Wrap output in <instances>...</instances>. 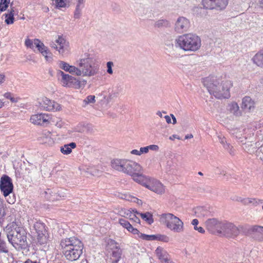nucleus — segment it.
<instances>
[{"label":"nucleus","mask_w":263,"mask_h":263,"mask_svg":"<svg viewBox=\"0 0 263 263\" xmlns=\"http://www.w3.org/2000/svg\"><path fill=\"white\" fill-rule=\"evenodd\" d=\"M111 167L118 171L131 176L133 180L139 183L141 180L140 177L142 175V167L138 163L128 159H116L111 162Z\"/></svg>","instance_id":"f03ea898"},{"label":"nucleus","mask_w":263,"mask_h":263,"mask_svg":"<svg viewBox=\"0 0 263 263\" xmlns=\"http://www.w3.org/2000/svg\"><path fill=\"white\" fill-rule=\"evenodd\" d=\"M176 46L186 52H196L201 46L200 37L194 33H186L175 40Z\"/></svg>","instance_id":"39448f33"},{"label":"nucleus","mask_w":263,"mask_h":263,"mask_svg":"<svg viewBox=\"0 0 263 263\" xmlns=\"http://www.w3.org/2000/svg\"><path fill=\"white\" fill-rule=\"evenodd\" d=\"M148 150H152L153 151H158L159 150V146L157 145H150L147 146Z\"/></svg>","instance_id":"3c124183"},{"label":"nucleus","mask_w":263,"mask_h":263,"mask_svg":"<svg viewBox=\"0 0 263 263\" xmlns=\"http://www.w3.org/2000/svg\"><path fill=\"white\" fill-rule=\"evenodd\" d=\"M0 189L5 197L8 196L13 190L11 179L7 175H3L0 181Z\"/></svg>","instance_id":"4468645a"},{"label":"nucleus","mask_w":263,"mask_h":263,"mask_svg":"<svg viewBox=\"0 0 263 263\" xmlns=\"http://www.w3.org/2000/svg\"><path fill=\"white\" fill-rule=\"evenodd\" d=\"M77 62L81 70V76L91 77L98 73L99 65L93 55L85 53Z\"/></svg>","instance_id":"423d86ee"},{"label":"nucleus","mask_w":263,"mask_h":263,"mask_svg":"<svg viewBox=\"0 0 263 263\" xmlns=\"http://www.w3.org/2000/svg\"><path fill=\"white\" fill-rule=\"evenodd\" d=\"M227 109L231 114L236 117H240L242 115V112L240 110L238 104L235 102L229 103Z\"/></svg>","instance_id":"412c9836"},{"label":"nucleus","mask_w":263,"mask_h":263,"mask_svg":"<svg viewBox=\"0 0 263 263\" xmlns=\"http://www.w3.org/2000/svg\"><path fill=\"white\" fill-rule=\"evenodd\" d=\"M226 149L229 152V153H230V155H234V154H235L234 150L232 146L230 145V147L228 148V149Z\"/></svg>","instance_id":"5fc2aeb1"},{"label":"nucleus","mask_w":263,"mask_h":263,"mask_svg":"<svg viewBox=\"0 0 263 263\" xmlns=\"http://www.w3.org/2000/svg\"><path fill=\"white\" fill-rule=\"evenodd\" d=\"M174 139H180V138L178 136H177V135H172V136H171L170 137V140H173Z\"/></svg>","instance_id":"0e129e2a"},{"label":"nucleus","mask_w":263,"mask_h":263,"mask_svg":"<svg viewBox=\"0 0 263 263\" xmlns=\"http://www.w3.org/2000/svg\"><path fill=\"white\" fill-rule=\"evenodd\" d=\"M50 45L63 56H67L70 53L69 42L61 36H58V39L54 42H52Z\"/></svg>","instance_id":"9b49d317"},{"label":"nucleus","mask_w":263,"mask_h":263,"mask_svg":"<svg viewBox=\"0 0 263 263\" xmlns=\"http://www.w3.org/2000/svg\"><path fill=\"white\" fill-rule=\"evenodd\" d=\"M8 241L17 250L26 249L28 247L27 232L25 229L16 223H12L8 229Z\"/></svg>","instance_id":"20e7f679"},{"label":"nucleus","mask_w":263,"mask_h":263,"mask_svg":"<svg viewBox=\"0 0 263 263\" xmlns=\"http://www.w3.org/2000/svg\"><path fill=\"white\" fill-rule=\"evenodd\" d=\"M229 0H202L204 8L211 10L221 11L224 10L228 5Z\"/></svg>","instance_id":"f8f14e48"},{"label":"nucleus","mask_w":263,"mask_h":263,"mask_svg":"<svg viewBox=\"0 0 263 263\" xmlns=\"http://www.w3.org/2000/svg\"><path fill=\"white\" fill-rule=\"evenodd\" d=\"M239 233V229L233 223L222 221L219 235L232 238L237 236Z\"/></svg>","instance_id":"ddd939ff"},{"label":"nucleus","mask_w":263,"mask_h":263,"mask_svg":"<svg viewBox=\"0 0 263 263\" xmlns=\"http://www.w3.org/2000/svg\"><path fill=\"white\" fill-rule=\"evenodd\" d=\"M15 200L14 197H13L12 198H10V199H7V201L10 204L14 203Z\"/></svg>","instance_id":"052dcab7"},{"label":"nucleus","mask_w":263,"mask_h":263,"mask_svg":"<svg viewBox=\"0 0 263 263\" xmlns=\"http://www.w3.org/2000/svg\"><path fill=\"white\" fill-rule=\"evenodd\" d=\"M156 240L167 242L170 240V238L165 235L157 234L156 235Z\"/></svg>","instance_id":"37998d69"},{"label":"nucleus","mask_w":263,"mask_h":263,"mask_svg":"<svg viewBox=\"0 0 263 263\" xmlns=\"http://www.w3.org/2000/svg\"><path fill=\"white\" fill-rule=\"evenodd\" d=\"M192 224L196 227L198 224V220L197 219H194L192 221Z\"/></svg>","instance_id":"e2e57ef3"},{"label":"nucleus","mask_w":263,"mask_h":263,"mask_svg":"<svg viewBox=\"0 0 263 263\" xmlns=\"http://www.w3.org/2000/svg\"><path fill=\"white\" fill-rule=\"evenodd\" d=\"M155 253L161 263L164 261L165 262L170 258V256L166 250L161 247H157L155 250Z\"/></svg>","instance_id":"aec40b11"},{"label":"nucleus","mask_w":263,"mask_h":263,"mask_svg":"<svg viewBox=\"0 0 263 263\" xmlns=\"http://www.w3.org/2000/svg\"><path fill=\"white\" fill-rule=\"evenodd\" d=\"M194 229L195 230L198 231L200 233L203 234V233H204L205 232V231H204V229L202 227H198L197 226L196 227H194Z\"/></svg>","instance_id":"864d4df0"},{"label":"nucleus","mask_w":263,"mask_h":263,"mask_svg":"<svg viewBox=\"0 0 263 263\" xmlns=\"http://www.w3.org/2000/svg\"><path fill=\"white\" fill-rule=\"evenodd\" d=\"M148 151L149 150H148V148L147 147V146L141 147L140 148V152L141 153V155L143 153H145V154L147 153Z\"/></svg>","instance_id":"603ef678"},{"label":"nucleus","mask_w":263,"mask_h":263,"mask_svg":"<svg viewBox=\"0 0 263 263\" xmlns=\"http://www.w3.org/2000/svg\"><path fill=\"white\" fill-rule=\"evenodd\" d=\"M61 152L64 155H68L71 153L72 150L68 144H65L61 147Z\"/></svg>","instance_id":"79ce46f5"},{"label":"nucleus","mask_w":263,"mask_h":263,"mask_svg":"<svg viewBox=\"0 0 263 263\" xmlns=\"http://www.w3.org/2000/svg\"><path fill=\"white\" fill-rule=\"evenodd\" d=\"M15 13V8L12 7V4L10 5V9L8 10V12L3 14V16H5V22L7 25L12 24L14 23V14Z\"/></svg>","instance_id":"4be33fe9"},{"label":"nucleus","mask_w":263,"mask_h":263,"mask_svg":"<svg viewBox=\"0 0 263 263\" xmlns=\"http://www.w3.org/2000/svg\"><path fill=\"white\" fill-rule=\"evenodd\" d=\"M139 238L146 240H156V235H146L144 234H141L139 236Z\"/></svg>","instance_id":"58836bf2"},{"label":"nucleus","mask_w":263,"mask_h":263,"mask_svg":"<svg viewBox=\"0 0 263 263\" xmlns=\"http://www.w3.org/2000/svg\"><path fill=\"white\" fill-rule=\"evenodd\" d=\"M191 26L190 21L183 16L179 17L175 24L174 30L179 34L187 31Z\"/></svg>","instance_id":"dca6fc26"},{"label":"nucleus","mask_w":263,"mask_h":263,"mask_svg":"<svg viewBox=\"0 0 263 263\" xmlns=\"http://www.w3.org/2000/svg\"><path fill=\"white\" fill-rule=\"evenodd\" d=\"M4 97L8 99H10V98L12 97L11 93L10 92H6L4 94Z\"/></svg>","instance_id":"680f3d73"},{"label":"nucleus","mask_w":263,"mask_h":263,"mask_svg":"<svg viewBox=\"0 0 263 263\" xmlns=\"http://www.w3.org/2000/svg\"><path fill=\"white\" fill-rule=\"evenodd\" d=\"M222 221L216 218H209L205 221L206 230L211 234L219 235Z\"/></svg>","instance_id":"2eb2a0df"},{"label":"nucleus","mask_w":263,"mask_h":263,"mask_svg":"<svg viewBox=\"0 0 263 263\" xmlns=\"http://www.w3.org/2000/svg\"><path fill=\"white\" fill-rule=\"evenodd\" d=\"M164 118H165V119L166 120V122L168 124L171 123V118L170 116H169L168 115L165 116H164Z\"/></svg>","instance_id":"13d9d810"},{"label":"nucleus","mask_w":263,"mask_h":263,"mask_svg":"<svg viewBox=\"0 0 263 263\" xmlns=\"http://www.w3.org/2000/svg\"><path fill=\"white\" fill-rule=\"evenodd\" d=\"M59 80L62 86L75 89H79L86 84L85 81H81L68 74L65 73L61 70L58 71Z\"/></svg>","instance_id":"1a4fd4ad"},{"label":"nucleus","mask_w":263,"mask_h":263,"mask_svg":"<svg viewBox=\"0 0 263 263\" xmlns=\"http://www.w3.org/2000/svg\"><path fill=\"white\" fill-rule=\"evenodd\" d=\"M10 2V0H1L0 11L3 12L5 11L8 7Z\"/></svg>","instance_id":"e433bc0d"},{"label":"nucleus","mask_w":263,"mask_h":263,"mask_svg":"<svg viewBox=\"0 0 263 263\" xmlns=\"http://www.w3.org/2000/svg\"><path fill=\"white\" fill-rule=\"evenodd\" d=\"M119 222L123 228H126L128 231L132 226V224L128 221L122 218L119 219Z\"/></svg>","instance_id":"a19ab883"},{"label":"nucleus","mask_w":263,"mask_h":263,"mask_svg":"<svg viewBox=\"0 0 263 263\" xmlns=\"http://www.w3.org/2000/svg\"><path fill=\"white\" fill-rule=\"evenodd\" d=\"M121 251L120 248L117 247L116 250L112 251V255L110 258V259L112 260V263H118L121 257Z\"/></svg>","instance_id":"c85d7f7f"},{"label":"nucleus","mask_w":263,"mask_h":263,"mask_svg":"<svg viewBox=\"0 0 263 263\" xmlns=\"http://www.w3.org/2000/svg\"><path fill=\"white\" fill-rule=\"evenodd\" d=\"M85 1L86 0H78L76 7L83 8Z\"/></svg>","instance_id":"8fccbe9b"},{"label":"nucleus","mask_w":263,"mask_h":263,"mask_svg":"<svg viewBox=\"0 0 263 263\" xmlns=\"http://www.w3.org/2000/svg\"><path fill=\"white\" fill-rule=\"evenodd\" d=\"M195 212L197 214V216L199 218L207 216L209 214V212L208 211L201 207L197 208L196 209Z\"/></svg>","instance_id":"473e14b6"},{"label":"nucleus","mask_w":263,"mask_h":263,"mask_svg":"<svg viewBox=\"0 0 263 263\" xmlns=\"http://www.w3.org/2000/svg\"><path fill=\"white\" fill-rule=\"evenodd\" d=\"M32 233L35 235L37 244L44 245L50 240V237L45 223L40 221H36L30 228Z\"/></svg>","instance_id":"0eeeda50"},{"label":"nucleus","mask_w":263,"mask_h":263,"mask_svg":"<svg viewBox=\"0 0 263 263\" xmlns=\"http://www.w3.org/2000/svg\"><path fill=\"white\" fill-rule=\"evenodd\" d=\"M58 64L59 68L67 72L70 66L69 64L64 61H60L58 62Z\"/></svg>","instance_id":"ea45409f"},{"label":"nucleus","mask_w":263,"mask_h":263,"mask_svg":"<svg viewBox=\"0 0 263 263\" xmlns=\"http://www.w3.org/2000/svg\"><path fill=\"white\" fill-rule=\"evenodd\" d=\"M83 8L76 7L75 10L74 11L73 17L76 19L79 18L82 14V10Z\"/></svg>","instance_id":"c03bdc74"},{"label":"nucleus","mask_w":263,"mask_h":263,"mask_svg":"<svg viewBox=\"0 0 263 263\" xmlns=\"http://www.w3.org/2000/svg\"><path fill=\"white\" fill-rule=\"evenodd\" d=\"M252 60L258 66L263 67V49L258 52L254 56Z\"/></svg>","instance_id":"393cba45"},{"label":"nucleus","mask_w":263,"mask_h":263,"mask_svg":"<svg viewBox=\"0 0 263 263\" xmlns=\"http://www.w3.org/2000/svg\"><path fill=\"white\" fill-rule=\"evenodd\" d=\"M217 137L219 142L223 145V146L225 149H228V148L230 147V144L227 143L226 139L224 137L222 136L221 135H219Z\"/></svg>","instance_id":"c9c22d12"},{"label":"nucleus","mask_w":263,"mask_h":263,"mask_svg":"<svg viewBox=\"0 0 263 263\" xmlns=\"http://www.w3.org/2000/svg\"><path fill=\"white\" fill-rule=\"evenodd\" d=\"M133 212L128 210L127 212L125 213L126 215V217L129 218L132 221L136 222L137 223H140V219L136 216L137 212L136 210H133Z\"/></svg>","instance_id":"bb28decb"},{"label":"nucleus","mask_w":263,"mask_h":263,"mask_svg":"<svg viewBox=\"0 0 263 263\" xmlns=\"http://www.w3.org/2000/svg\"><path fill=\"white\" fill-rule=\"evenodd\" d=\"M141 179L138 183L146 187L149 190L158 194H162L165 192L164 186L158 180L145 176L140 177Z\"/></svg>","instance_id":"9d476101"},{"label":"nucleus","mask_w":263,"mask_h":263,"mask_svg":"<svg viewBox=\"0 0 263 263\" xmlns=\"http://www.w3.org/2000/svg\"><path fill=\"white\" fill-rule=\"evenodd\" d=\"M67 72H69L71 74H75L78 76H81V70L80 69V67L70 65Z\"/></svg>","instance_id":"f704fd0d"},{"label":"nucleus","mask_w":263,"mask_h":263,"mask_svg":"<svg viewBox=\"0 0 263 263\" xmlns=\"http://www.w3.org/2000/svg\"><path fill=\"white\" fill-rule=\"evenodd\" d=\"M204 86L210 94L217 99H228L230 97V89L232 87L231 81L217 79L214 77L206 78L203 81Z\"/></svg>","instance_id":"f257e3e1"},{"label":"nucleus","mask_w":263,"mask_h":263,"mask_svg":"<svg viewBox=\"0 0 263 263\" xmlns=\"http://www.w3.org/2000/svg\"><path fill=\"white\" fill-rule=\"evenodd\" d=\"M60 245L65 258L70 261L78 260L83 253V244L76 237L62 239Z\"/></svg>","instance_id":"7ed1b4c3"},{"label":"nucleus","mask_w":263,"mask_h":263,"mask_svg":"<svg viewBox=\"0 0 263 263\" xmlns=\"http://www.w3.org/2000/svg\"><path fill=\"white\" fill-rule=\"evenodd\" d=\"M262 203V200L260 199H256L255 198H245L244 201V205H249V204H252L253 205H257Z\"/></svg>","instance_id":"2f4dec72"},{"label":"nucleus","mask_w":263,"mask_h":263,"mask_svg":"<svg viewBox=\"0 0 263 263\" xmlns=\"http://www.w3.org/2000/svg\"><path fill=\"white\" fill-rule=\"evenodd\" d=\"M170 26V22L165 19L159 20L156 21L154 24V27L156 28H167Z\"/></svg>","instance_id":"cd10ccee"},{"label":"nucleus","mask_w":263,"mask_h":263,"mask_svg":"<svg viewBox=\"0 0 263 263\" xmlns=\"http://www.w3.org/2000/svg\"><path fill=\"white\" fill-rule=\"evenodd\" d=\"M136 213L137 215H140L141 218L147 221L149 224H151L154 222L153 216L150 213H140L138 212H136Z\"/></svg>","instance_id":"7c9ffc66"},{"label":"nucleus","mask_w":263,"mask_h":263,"mask_svg":"<svg viewBox=\"0 0 263 263\" xmlns=\"http://www.w3.org/2000/svg\"><path fill=\"white\" fill-rule=\"evenodd\" d=\"M250 231L254 237H257L258 239L263 238V227L255 225L250 228Z\"/></svg>","instance_id":"b1692460"},{"label":"nucleus","mask_w":263,"mask_h":263,"mask_svg":"<svg viewBox=\"0 0 263 263\" xmlns=\"http://www.w3.org/2000/svg\"><path fill=\"white\" fill-rule=\"evenodd\" d=\"M106 65H107V73H108L109 74H112L113 71L112 69V67L114 65L113 62H108L106 64Z\"/></svg>","instance_id":"de8ad7c7"},{"label":"nucleus","mask_w":263,"mask_h":263,"mask_svg":"<svg viewBox=\"0 0 263 263\" xmlns=\"http://www.w3.org/2000/svg\"><path fill=\"white\" fill-rule=\"evenodd\" d=\"M6 214L3 200L0 198V219H3L5 216Z\"/></svg>","instance_id":"4c0bfd02"},{"label":"nucleus","mask_w":263,"mask_h":263,"mask_svg":"<svg viewBox=\"0 0 263 263\" xmlns=\"http://www.w3.org/2000/svg\"><path fill=\"white\" fill-rule=\"evenodd\" d=\"M161 219L170 230L176 233H181L183 231V222L173 214H163L161 215Z\"/></svg>","instance_id":"6e6552de"},{"label":"nucleus","mask_w":263,"mask_h":263,"mask_svg":"<svg viewBox=\"0 0 263 263\" xmlns=\"http://www.w3.org/2000/svg\"><path fill=\"white\" fill-rule=\"evenodd\" d=\"M243 148L246 152L250 154L254 153L255 152H256L257 153H259V152L256 151V143H253L252 142L248 141L247 142H245L244 143Z\"/></svg>","instance_id":"a878e982"},{"label":"nucleus","mask_w":263,"mask_h":263,"mask_svg":"<svg viewBox=\"0 0 263 263\" xmlns=\"http://www.w3.org/2000/svg\"><path fill=\"white\" fill-rule=\"evenodd\" d=\"M126 197V199H128V201H130L134 202H137L138 204H142V201L141 200L138 199L136 197H135L132 196H128Z\"/></svg>","instance_id":"49530a36"},{"label":"nucleus","mask_w":263,"mask_h":263,"mask_svg":"<svg viewBox=\"0 0 263 263\" xmlns=\"http://www.w3.org/2000/svg\"><path fill=\"white\" fill-rule=\"evenodd\" d=\"M130 153L133 155H138V156L141 155L140 150L138 151L137 149H133L131 151Z\"/></svg>","instance_id":"4d7b16f0"},{"label":"nucleus","mask_w":263,"mask_h":263,"mask_svg":"<svg viewBox=\"0 0 263 263\" xmlns=\"http://www.w3.org/2000/svg\"><path fill=\"white\" fill-rule=\"evenodd\" d=\"M254 102L249 96L245 97L242 100L241 108L243 109L251 110L254 108Z\"/></svg>","instance_id":"5701e85b"},{"label":"nucleus","mask_w":263,"mask_h":263,"mask_svg":"<svg viewBox=\"0 0 263 263\" xmlns=\"http://www.w3.org/2000/svg\"><path fill=\"white\" fill-rule=\"evenodd\" d=\"M171 116L173 120V124H175L177 123V120L174 115L171 114Z\"/></svg>","instance_id":"69168bd1"},{"label":"nucleus","mask_w":263,"mask_h":263,"mask_svg":"<svg viewBox=\"0 0 263 263\" xmlns=\"http://www.w3.org/2000/svg\"><path fill=\"white\" fill-rule=\"evenodd\" d=\"M5 81V76L3 73H0V85Z\"/></svg>","instance_id":"6e6d98bb"},{"label":"nucleus","mask_w":263,"mask_h":263,"mask_svg":"<svg viewBox=\"0 0 263 263\" xmlns=\"http://www.w3.org/2000/svg\"><path fill=\"white\" fill-rule=\"evenodd\" d=\"M36 48L44 57L46 61H51L52 59V54L48 49V48L45 46L44 43L38 39H35Z\"/></svg>","instance_id":"6ab92c4d"},{"label":"nucleus","mask_w":263,"mask_h":263,"mask_svg":"<svg viewBox=\"0 0 263 263\" xmlns=\"http://www.w3.org/2000/svg\"><path fill=\"white\" fill-rule=\"evenodd\" d=\"M95 102V96L93 95H90L87 96L84 100V102L86 104L92 103Z\"/></svg>","instance_id":"a18cd8bd"},{"label":"nucleus","mask_w":263,"mask_h":263,"mask_svg":"<svg viewBox=\"0 0 263 263\" xmlns=\"http://www.w3.org/2000/svg\"><path fill=\"white\" fill-rule=\"evenodd\" d=\"M51 120V118L50 115L43 113L33 115L30 119V121L32 124L37 125L49 124Z\"/></svg>","instance_id":"f3484780"},{"label":"nucleus","mask_w":263,"mask_h":263,"mask_svg":"<svg viewBox=\"0 0 263 263\" xmlns=\"http://www.w3.org/2000/svg\"><path fill=\"white\" fill-rule=\"evenodd\" d=\"M128 231L132 233L133 234H137L139 237L140 234H142L139 232V230L136 228H134L132 226L130 227L129 229H128Z\"/></svg>","instance_id":"09e8293b"},{"label":"nucleus","mask_w":263,"mask_h":263,"mask_svg":"<svg viewBox=\"0 0 263 263\" xmlns=\"http://www.w3.org/2000/svg\"><path fill=\"white\" fill-rule=\"evenodd\" d=\"M24 263H39V262H37L36 261H32L30 259H27Z\"/></svg>","instance_id":"774afa93"},{"label":"nucleus","mask_w":263,"mask_h":263,"mask_svg":"<svg viewBox=\"0 0 263 263\" xmlns=\"http://www.w3.org/2000/svg\"><path fill=\"white\" fill-rule=\"evenodd\" d=\"M69 146L71 148H74L76 147V144L74 142H71L70 144H68Z\"/></svg>","instance_id":"338daca9"},{"label":"nucleus","mask_w":263,"mask_h":263,"mask_svg":"<svg viewBox=\"0 0 263 263\" xmlns=\"http://www.w3.org/2000/svg\"><path fill=\"white\" fill-rule=\"evenodd\" d=\"M236 200L238 202H240L244 204V201H245V198H242L241 197H238L236 198Z\"/></svg>","instance_id":"bf43d9fd"},{"label":"nucleus","mask_w":263,"mask_h":263,"mask_svg":"<svg viewBox=\"0 0 263 263\" xmlns=\"http://www.w3.org/2000/svg\"><path fill=\"white\" fill-rule=\"evenodd\" d=\"M41 107L47 111H59L61 109V105L53 101H51L46 97L42 98L40 102Z\"/></svg>","instance_id":"a211bd4d"},{"label":"nucleus","mask_w":263,"mask_h":263,"mask_svg":"<svg viewBox=\"0 0 263 263\" xmlns=\"http://www.w3.org/2000/svg\"><path fill=\"white\" fill-rule=\"evenodd\" d=\"M52 2L53 5L56 8L61 9L62 8H65L67 6L68 2V0H51Z\"/></svg>","instance_id":"c756f323"},{"label":"nucleus","mask_w":263,"mask_h":263,"mask_svg":"<svg viewBox=\"0 0 263 263\" xmlns=\"http://www.w3.org/2000/svg\"><path fill=\"white\" fill-rule=\"evenodd\" d=\"M36 43L35 39L31 40L28 38L26 39L25 41V46L29 48H30L34 51V47L36 48Z\"/></svg>","instance_id":"72a5a7b5"}]
</instances>
